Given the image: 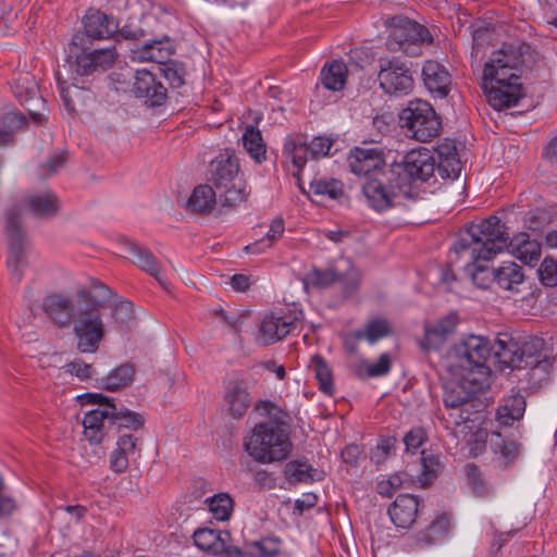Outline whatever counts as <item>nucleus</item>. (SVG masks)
<instances>
[{
	"label": "nucleus",
	"mask_w": 557,
	"mask_h": 557,
	"mask_svg": "<svg viewBox=\"0 0 557 557\" xmlns=\"http://www.w3.org/2000/svg\"><path fill=\"white\" fill-rule=\"evenodd\" d=\"M543 157L550 163H557V137H554L544 149Z\"/></svg>",
	"instance_id": "obj_64"
},
{
	"label": "nucleus",
	"mask_w": 557,
	"mask_h": 557,
	"mask_svg": "<svg viewBox=\"0 0 557 557\" xmlns=\"http://www.w3.org/2000/svg\"><path fill=\"white\" fill-rule=\"evenodd\" d=\"M450 530V518L447 513H437L434 519L421 531L412 535L418 548H428L440 545L446 541Z\"/></svg>",
	"instance_id": "obj_21"
},
{
	"label": "nucleus",
	"mask_w": 557,
	"mask_h": 557,
	"mask_svg": "<svg viewBox=\"0 0 557 557\" xmlns=\"http://www.w3.org/2000/svg\"><path fill=\"white\" fill-rule=\"evenodd\" d=\"M134 78L133 90L136 97L144 98L145 102L151 107L164 103L166 89L150 71L145 69L137 70Z\"/></svg>",
	"instance_id": "obj_19"
},
{
	"label": "nucleus",
	"mask_w": 557,
	"mask_h": 557,
	"mask_svg": "<svg viewBox=\"0 0 557 557\" xmlns=\"http://www.w3.org/2000/svg\"><path fill=\"white\" fill-rule=\"evenodd\" d=\"M252 554L259 557H273L281 548V542L275 537H265L252 544Z\"/></svg>",
	"instance_id": "obj_57"
},
{
	"label": "nucleus",
	"mask_w": 557,
	"mask_h": 557,
	"mask_svg": "<svg viewBox=\"0 0 557 557\" xmlns=\"http://www.w3.org/2000/svg\"><path fill=\"white\" fill-rule=\"evenodd\" d=\"M420 507L418 497L411 494L399 495L388 507V516L396 528L409 529L416 522Z\"/></svg>",
	"instance_id": "obj_23"
},
{
	"label": "nucleus",
	"mask_w": 557,
	"mask_h": 557,
	"mask_svg": "<svg viewBox=\"0 0 557 557\" xmlns=\"http://www.w3.org/2000/svg\"><path fill=\"white\" fill-rule=\"evenodd\" d=\"M216 203V194L210 185H198L187 200V209L195 213L208 214Z\"/></svg>",
	"instance_id": "obj_34"
},
{
	"label": "nucleus",
	"mask_w": 557,
	"mask_h": 557,
	"mask_svg": "<svg viewBox=\"0 0 557 557\" xmlns=\"http://www.w3.org/2000/svg\"><path fill=\"white\" fill-rule=\"evenodd\" d=\"M310 191L315 196L337 199L343 195V183L335 178H320L310 183Z\"/></svg>",
	"instance_id": "obj_46"
},
{
	"label": "nucleus",
	"mask_w": 557,
	"mask_h": 557,
	"mask_svg": "<svg viewBox=\"0 0 557 557\" xmlns=\"http://www.w3.org/2000/svg\"><path fill=\"white\" fill-rule=\"evenodd\" d=\"M399 121L406 135L421 143L430 141L438 136L442 122L433 107L424 100L409 101L401 110Z\"/></svg>",
	"instance_id": "obj_6"
},
{
	"label": "nucleus",
	"mask_w": 557,
	"mask_h": 557,
	"mask_svg": "<svg viewBox=\"0 0 557 557\" xmlns=\"http://www.w3.org/2000/svg\"><path fill=\"white\" fill-rule=\"evenodd\" d=\"M539 277L545 286H557V261L546 257L539 268Z\"/></svg>",
	"instance_id": "obj_55"
},
{
	"label": "nucleus",
	"mask_w": 557,
	"mask_h": 557,
	"mask_svg": "<svg viewBox=\"0 0 557 557\" xmlns=\"http://www.w3.org/2000/svg\"><path fill=\"white\" fill-rule=\"evenodd\" d=\"M394 443H395L394 438L382 440L372 451V455H371L372 460H374L375 462L379 463L394 448Z\"/></svg>",
	"instance_id": "obj_62"
},
{
	"label": "nucleus",
	"mask_w": 557,
	"mask_h": 557,
	"mask_svg": "<svg viewBox=\"0 0 557 557\" xmlns=\"http://www.w3.org/2000/svg\"><path fill=\"white\" fill-rule=\"evenodd\" d=\"M160 71L171 88H180L185 84L186 70L183 63L170 60Z\"/></svg>",
	"instance_id": "obj_49"
},
{
	"label": "nucleus",
	"mask_w": 557,
	"mask_h": 557,
	"mask_svg": "<svg viewBox=\"0 0 557 557\" xmlns=\"http://www.w3.org/2000/svg\"><path fill=\"white\" fill-rule=\"evenodd\" d=\"M125 251L129 253L133 262L137 264L143 271L153 276L159 284L166 288L168 281L156 259L153 253L138 244L127 240L125 243Z\"/></svg>",
	"instance_id": "obj_26"
},
{
	"label": "nucleus",
	"mask_w": 557,
	"mask_h": 557,
	"mask_svg": "<svg viewBox=\"0 0 557 557\" xmlns=\"http://www.w3.org/2000/svg\"><path fill=\"white\" fill-rule=\"evenodd\" d=\"M134 368L129 363L121 364L112 370L107 376L100 380V387L107 391L115 392L132 383L134 377Z\"/></svg>",
	"instance_id": "obj_40"
},
{
	"label": "nucleus",
	"mask_w": 557,
	"mask_h": 557,
	"mask_svg": "<svg viewBox=\"0 0 557 557\" xmlns=\"http://www.w3.org/2000/svg\"><path fill=\"white\" fill-rule=\"evenodd\" d=\"M310 150V157L312 159H318L321 157H325L330 153L332 141L325 137H314L310 144H308Z\"/></svg>",
	"instance_id": "obj_58"
},
{
	"label": "nucleus",
	"mask_w": 557,
	"mask_h": 557,
	"mask_svg": "<svg viewBox=\"0 0 557 557\" xmlns=\"http://www.w3.org/2000/svg\"><path fill=\"white\" fill-rule=\"evenodd\" d=\"M102 37H72L70 54L75 58L76 72L89 75L106 71L113 65L117 53L113 46L100 47L96 40Z\"/></svg>",
	"instance_id": "obj_7"
},
{
	"label": "nucleus",
	"mask_w": 557,
	"mask_h": 557,
	"mask_svg": "<svg viewBox=\"0 0 557 557\" xmlns=\"http://www.w3.org/2000/svg\"><path fill=\"white\" fill-rule=\"evenodd\" d=\"M377 79L385 94L396 97L409 95L414 86L411 70L397 59L380 61Z\"/></svg>",
	"instance_id": "obj_13"
},
{
	"label": "nucleus",
	"mask_w": 557,
	"mask_h": 557,
	"mask_svg": "<svg viewBox=\"0 0 557 557\" xmlns=\"http://www.w3.org/2000/svg\"><path fill=\"white\" fill-rule=\"evenodd\" d=\"M411 482L410 476L406 472H396L389 475L386 480H382L377 483V493L385 497H391L405 484Z\"/></svg>",
	"instance_id": "obj_50"
},
{
	"label": "nucleus",
	"mask_w": 557,
	"mask_h": 557,
	"mask_svg": "<svg viewBox=\"0 0 557 557\" xmlns=\"http://www.w3.org/2000/svg\"><path fill=\"white\" fill-rule=\"evenodd\" d=\"M84 35H116L117 23L97 9H88L83 16Z\"/></svg>",
	"instance_id": "obj_29"
},
{
	"label": "nucleus",
	"mask_w": 557,
	"mask_h": 557,
	"mask_svg": "<svg viewBox=\"0 0 557 557\" xmlns=\"http://www.w3.org/2000/svg\"><path fill=\"white\" fill-rule=\"evenodd\" d=\"M512 255L528 265L535 264L541 257V243L531 239L528 233L521 232L507 239V246Z\"/></svg>",
	"instance_id": "obj_27"
},
{
	"label": "nucleus",
	"mask_w": 557,
	"mask_h": 557,
	"mask_svg": "<svg viewBox=\"0 0 557 557\" xmlns=\"http://www.w3.org/2000/svg\"><path fill=\"white\" fill-rule=\"evenodd\" d=\"M497 436L499 438V443H496L495 453L499 454L504 459L505 465H507L519 456L521 445L512 440L502 438L500 435Z\"/></svg>",
	"instance_id": "obj_56"
},
{
	"label": "nucleus",
	"mask_w": 557,
	"mask_h": 557,
	"mask_svg": "<svg viewBox=\"0 0 557 557\" xmlns=\"http://www.w3.org/2000/svg\"><path fill=\"white\" fill-rule=\"evenodd\" d=\"M347 264L346 272L344 274L341 273V280L338 282L342 283L343 295L348 298L357 293L361 282L360 272L351 264L350 260H345Z\"/></svg>",
	"instance_id": "obj_51"
},
{
	"label": "nucleus",
	"mask_w": 557,
	"mask_h": 557,
	"mask_svg": "<svg viewBox=\"0 0 557 557\" xmlns=\"http://www.w3.org/2000/svg\"><path fill=\"white\" fill-rule=\"evenodd\" d=\"M341 280V272L333 267L327 269H312L305 278V285L314 288H327Z\"/></svg>",
	"instance_id": "obj_43"
},
{
	"label": "nucleus",
	"mask_w": 557,
	"mask_h": 557,
	"mask_svg": "<svg viewBox=\"0 0 557 557\" xmlns=\"http://www.w3.org/2000/svg\"><path fill=\"white\" fill-rule=\"evenodd\" d=\"M422 472L419 480L422 485H428L443 469V463L438 456L422 451L421 457Z\"/></svg>",
	"instance_id": "obj_48"
},
{
	"label": "nucleus",
	"mask_w": 557,
	"mask_h": 557,
	"mask_svg": "<svg viewBox=\"0 0 557 557\" xmlns=\"http://www.w3.org/2000/svg\"><path fill=\"white\" fill-rule=\"evenodd\" d=\"M208 509L215 520H228L233 510V499L226 493H219L207 499Z\"/></svg>",
	"instance_id": "obj_45"
},
{
	"label": "nucleus",
	"mask_w": 557,
	"mask_h": 557,
	"mask_svg": "<svg viewBox=\"0 0 557 557\" xmlns=\"http://www.w3.org/2000/svg\"><path fill=\"white\" fill-rule=\"evenodd\" d=\"M5 231L9 238V256L8 268L11 278L20 282L23 277L24 270L28 265V257L30 255V246L21 226V212L10 210L7 213Z\"/></svg>",
	"instance_id": "obj_10"
},
{
	"label": "nucleus",
	"mask_w": 557,
	"mask_h": 557,
	"mask_svg": "<svg viewBox=\"0 0 557 557\" xmlns=\"http://www.w3.org/2000/svg\"><path fill=\"white\" fill-rule=\"evenodd\" d=\"M493 273L494 283L505 290H512L523 282L522 269L513 261L502 262Z\"/></svg>",
	"instance_id": "obj_35"
},
{
	"label": "nucleus",
	"mask_w": 557,
	"mask_h": 557,
	"mask_svg": "<svg viewBox=\"0 0 557 557\" xmlns=\"http://www.w3.org/2000/svg\"><path fill=\"white\" fill-rule=\"evenodd\" d=\"M491 358L493 357L502 368H529L532 375L541 372L548 373L550 367L547 355L543 354L544 341L537 336H519L504 333L499 334L494 344H491Z\"/></svg>",
	"instance_id": "obj_4"
},
{
	"label": "nucleus",
	"mask_w": 557,
	"mask_h": 557,
	"mask_svg": "<svg viewBox=\"0 0 557 557\" xmlns=\"http://www.w3.org/2000/svg\"><path fill=\"white\" fill-rule=\"evenodd\" d=\"M253 382L247 379H240L230 382L224 392V400L230 414L235 418H242L251 405L250 389Z\"/></svg>",
	"instance_id": "obj_18"
},
{
	"label": "nucleus",
	"mask_w": 557,
	"mask_h": 557,
	"mask_svg": "<svg viewBox=\"0 0 557 557\" xmlns=\"http://www.w3.org/2000/svg\"><path fill=\"white\" fill-rule=\"evenodd\" d=\"M283 156L292 164V174L299 178V175L305 168L310 157L308 144L301 136L288 135L283 145Z\"/></svg>",
	"instance_id": "obj_28"
},
{
	"label": "nucleus",
	"mask_w": 557,
	"mask_h": 557,
	"mask_svg": "<svg viewBox=\"0 0 557 557\" xmlns=\"http://www.w3.org/2000/svg\"><path fill=\"white\" fill-rule=\"evenodd\" d=\"M373 26L379 32L400 33L401 35H430L426 26L403 14L374 17Z\"/></svg>",
	"instance_id": "obj_22"
},
{
	"label": "nucleus",
	"mask_w": 557,
	"mask_h": 557,
	"mask_svg": "<svg viewBox=\"0 0 557 557\" xmlns=\"http://www.w3.org/2000/svg\"><path fill=\"white\" fill-rule=\"evenodd\" d=\"M87 404H96V409L89 410L83 418L84 435L90 444H99L112 432L111 412L113 403L99 393L84 395Z\"/></svg>",
	"instance_id": "obj_12"
},
{
	"label": "nucleus",
	"mask_w": 557,
	"mask_h": 557,
	"mask_svg": "<svg viewBox=\"0 0 557 557\" xmlns=\"http://www.w3.org/2000/svg\"><path fill=\"white\" fill-rule=\"evenodd\" d=\"M466 472L468 484L478 497L490 495L491 488L482 479L481 471L475 465H467Z\"/></svg>",
	"instance_id": "obj_52"
},
{
	"label": "nucleus",
	"mask_w": 557,
	"mask_h": 557,
	"mask_svg": "<svg viewBox=\"0 0 557 557\" xmlns=\"http://www.w3.org/2000/svg\"><path fill=\"white\" fill-rule=\"evenodd\" d=\"M424 442V432L420 428L410 430L404 437L407 451L417 450Z\"/></svg>",
	"instance_id": "obj_60"
},
{
	"label": "nucleus",
	"mask_w": 557,
	"mask_h": 557,
	"mask_svg": "<svg viewBox=\"0 0 557 557\" xmlns=\"http://www.w3.org/2000/svg\"><path fill=\"white\" fill-rule=\"evenodd\" d=\"M350 170L358 176L377 177L385 164L383 153L376 148L356 147L348 158Z\"/></svg>",
	"instance_id": "obj_16"
},
{
	"label": "nucleus",
	"mask_w": 557,
	"mask_h": 557,
	"mask_svg": "<svg viewBox=\"0 0 557 557\" xmlns=\"http://www.w3.org/2000/svg\"><path fill=\"white\" fill-rule=\"evenodd\" d=\"M210 181L220 190L223 205L236 206L246 198V189L238 178L239 165L232 157L216 159L211 163Z\"/></svg>",
	"instance_id": "obj_9"
},
{
	"label": "nucleus",
	"mask_w": 557,
	"mask_h": 557,
	"mask_svg": "<svg viewBox=\"0 0 557 557\" xmlns=\"http://www.w3.org/2000/svg\"><path fill=\"white\" fill-rule=\"evenodd\" d=\"M173 53L174 47L170 41V37H161L141 47L132 49L131 58L137 62L158 63L161 67L171 60Z\"/></svg>",
	"instance_id": "obj_24"
},
{
	"label": "nucleus",
	"mask_w": 557,
	"mask_h": 557,
	"mask_svg": "<svg viewBox=\"0 0 557 557\" xmlns=\"http://www.w3.org/2000/svg\"><path fill=\"white\" fill-rule=\"evenodd\" d=\"M537 53L520 37L495 46L483 66L481 87L496 110L513 107L522 97L523 67L536 60Z\"/></svg>",
	"instance_id": "obj_2"
},
{
	"label": "nucleus",
	"mask_w": 557,
	"mask_h": 557,
	"mask_svg": "<svg viewBox=\"0 0 557 557\" xmlns=\"http://www.w3.org/2000/svg\"><path fill=\"white\" fill-rule=\"evenodd\" d=\"M22 122L21 115L14 112H9L3 116L0 127V147L12 141L14 129L20 127Z\"/></svg>",
	"instance_id": "obj_53"
},
{
	"label": "nucleus",
	"mask_w": 557,
	"mask_h": 557,
	"mask_svg": "<svg viewBox=\"0 0 557 557\" xmlns=\"http://www.w3.org/2000/svg\"><path fill=\"white\" fill-rule=\"evenodd\" d=\"M27 210L38 218H50L58 211V199L51 191L30 194L25 198Z\"/></svg>",
	"instance_id": "obj_32"
},
{
	"label": "nucleus",
	"mask_w": 557,
	"mask_h": 557,
	"mask_svg": "<svg viewBox=\"0 0 557 557\" xmlns=\"http://www.w3.org/2000/svg\"><path fill=\"white\" fill-rule=\"evenodd\" d=\"M242 140L244 148L257 163H261L265 159V144L258 128L252 125L247 126Z\"/></svg>",
	"instance_id": "obj_41"
},
{
	"label": "nucleus",
	"mask_w": 557,
	"mask_h": 557,
	"mask_svg": "<svg viewBox=\"0 0 557 557\" xmlns=\"http://www.w3.org/2000/svg\"><path fill=\"white\" fill-rule=\"evenodd\" d=\"M74 334L81 352H96L106 335L100 312L95 309L81 313L74 323Z\"/></svg>",
	"instance_id": "obj_14"
},
{
	"label": "nucleus",
	"mask_w": 557,
	"mask_h": 557,
	"mask_svg": "<svg viewBox=\"0 0 557 557\" xmlns=\"http://www.w3.org/2000/svg\"><path fill=\"white\" fill-rule=\"evenodd\" d=\"M391 357L388 354H382L374 362L367 360L360 361L357 366L359 376L377 377L386 375L391 370Z\"/></svg>",
	"instance_id": "obj_44"
},
{
	"label": "nucleus",
	"mask_w": 557,
	"mask_h": 557,
	"mask_svg": "<svg viewBox=\"0 0 557 557\" xmlns=\"http://www.w3.org/2000/svg\"><path fill=\"white\" fill-rule=\"evenodd\" d=\"M312 370L319 382L320 389L326 395H333L334 384L327 363L321 357H314L312 359Z\"/></svg>",
	"instance_id": "obj_47"
},
{
	"label": "nucleus",
	"mask_w": 557,
	"mask_h": 557,
	"mask_svg": "<svg viewBox=\"0 0 557 557\" xmlns=\"http://www.w3.org/2000/svg\"><path fill=\"white\" fill-rule=\"evenodd\" d=\"M435 170L444 180H456L461 171L459 158L449 157L448 159L436 160Z\"/></svg>",
	"instance_id": "obj_54"
},
{
	"label": "nucleus",
	"mask_w": 557,
	"mask_h": 557,
	"mask_svg": "<svg viewBox=\"0 0 557 557\" xmlns=\"http://www.w3.org/2000/svg\"><path fill=\"white\" fill-rule=\"evenodd\" d=\"M389 331L391 329L387 320L375 318L370 320L363 329L355 331L354 337L358 341L366 339L372 345L379 339L387 336Z\"/></svg>",
	"instance_id": "obj_42"
},
{
	"label": "nucleus",
	"mask_w": 557,
	"mask_h": 557,
	"mask_svg": "<svg viewBox=\"0 0 557 557\" xmlns=\"http://www.w3.org/2000/svg\"><path fill=\"white\" fill-rule=\"evenodd\" d=\"M230 537L228 532H219L209 528H201L194 532L193 539L195 545L209 555H220V557H239L242 552L237 547L226 545Z\"/></svg>",
	"instance_id": "obj_15"
},
{
	"label": "nucleus",
	"mask_w": 557,
	"mask_h": 557,
	"mask_svg": "<svg viewBox=\"0 0 557 557\" xmlns=\"http://www.w3.org/2000/svg\"><path fill=\"white\" fill-rule=\"evenodd\" d=\"M433 42V37H388L387 48L393 52H403L408 57H419L423 48Z\"/></svg>",
	"instance_id": "obj_36"
},
{
	"label": "nucleus",
	"mask_w": 557,
	"mask_h": 557,
	"mask_svg": "<svg viewBox=\"0 0 557 557\" xmlns=\"http://www.w3.org/2000/svg\"><path fill=\"white\" fill-rule=\"evenodd\" d=\"M505 225L496 215H492L478 224H471L461 232L448 252V262H463L471 275L472 282L480 288H487L494 283L493 269L487 265H476L479 260H491L507 246L508 235Z\"/></svg>",
	"instance_id": "obj_3"
},
{
	"label": "nucleus",
	"mask_w": 557,
	"mask_h": 557,
	"mask_svg": "<svg viewBox=\"0 0 557 557\" xmlns=\"http://www.w3.org/2000/svg\"><path fill=\"white\" fill-rule=\"evenodd\" d=\"M436 165V158L426 148L412 149L404 156L400 163L394 164L392 170V177L398 182H407L413 190L416 182H428L434 176ZM414 191H412V195Z\"/></svg>",
	"instance_id": "obj_11"
},
{
	"label": "nucleus",
	"mask_w": 557,
	"mask_h": 557,
	"mask_svg": "<svg viewBox=\"0 0 557 557\" xmlns=\"http://www.w3.org/2000/svg\"><path fill=\"white\" fill-rule=\"evenodd\" d=\"M347 77V67L342 61L326 63L320 73V81L324 88L338 91L344 88Z\"/></svg>",
	"instance_id": "obj_37"
},
{
	"label": "nucleus",
	"mask_w": 557,
	"mask_h": 557,
	"mask_svg": "<svg viewBox=\"0 0 557 557\" xmlns=\"http://www.w3.org/2000/svg\"><path fill=\"white\" fill-rule=\"evenodd\" d=\"M285 478L289 483H311L322 480V472L313 469L307 461L292 460L285 466Z\"/></svg>",
	"instance_id": "obj_38"
},
{
	"label": "nucleus",
	"mask_w": 557,
	"mask_h": 557,
	"mask_svg": "<svg viewBox=\"0 0 557 557\" xmlns=\"http://www.w3.org/2000/svg\"><path fill=\"white\" fill-rule=\"evenodd\" d=\"M66 371L71 374L76 375L81 380L89 379L94 374V369L90 364L85 363L84 361L76 359L65 366Z\"/></svg>",
	"instance_id": "obj_59"
},
{
	"label": "nucleus",
	"mask_w": 557,
	"mask_h": 557,
	"mask_svg": "<svg viewBox=\"0 0 557 557\" xmlns=\"http://www.w3.org/2000/svg\"><path fill=\"white\" fill-rule=\"evenodd\" d=\"M42 310L60 327L70 326L76 315L75 301L62 294H51L44 298Z\"/></svg>",
	"instance_id": "obj_20"
},
{
	"label": "nucleus",
	"mask_w": 557,
	"mask_h": 557,
	"mask_svg": "<svg viewBox=\"0 0 557 557\" xmlns=\"http://www.w3.org/2000/svg\"><path fill=\"white\" fill-rule=\"evenodd\" d=\"M16 508L15 500L3 494V482L0 478V517L11 515Z\"/></svg>",
	"instance_id": "obj_63"
},
{
	"label": "nucleus",
	"mask_w": 557,
	"mask_h": 557,
	"mask_svg": "<svg viewBox=\"0 0 557 557\" xmlns=\"http://www.w3.org/2000/svg\"><path fill=\"white\" fill-rule=\"evenodd\" d=\"M113 412H111L112 432H120L123 429L129 431H137L145 424V419L141 414L134 412L127 408H117L113 404Z\"/></svg>",
	"instance_id": "obj_39"
},
{
	"label": "nucleus",
	"mask_w": 557,
	"mask_h": 557,
	"mask_svg": "<svg viewBox=\"0 0 557 557\" xmlns=\"http://www.w3.org/2000/svg\"><path fill=\"white\" fill-rule=\"evenodd\" d=\"M525 411V400L519 394L511 395L503 399L499 405L496 419L503 425H512L515 421L520 420Z\"/></svg>",
	"instance_id": "obj_33"
},
{
	"label": "nucleus",
	"mask_w": 557,
	"mask_h": 557,
	"mask_svg": "<svg viewBox=\"0 0 557 557\" xmlns=\"http://www.w3.org/2000/svg\"><path fill=\"white\" fill-rule=\"evenodd\" d=\"M422 79L426 89L436 97L443 99L449 94L451 77L441 63L426 61L422 67Z\"/></svg>",
	"instance_id": "obj_25"
},
{
	"label": "nucleus",
	"mask_w": 557,
	"mask_h": 557,
	"mask_svg": "<svg viewBox=\"0 0 557 557\" xmlns=\"http://www.w3.org/2000/svg\"><path fill=\"white\" fill-rule=\"evenodd\" d=\"M244 447L253 460L265 465L286 459L293 445L282 424L265 422L255 425Z\"/></svg>",
	"instance_id": "obj_5"
},
{
	"label": "nucleus",
	"mask_w": 557,
	"mask_h": 557,
	"mask_svg": "<svg viewBox=\"0 0 557 557\" xmlns=\"http://www.w3.org/2000/svg\"><path fill=\"white\" fill-rule=\"evenodd\" d=\"M363 195L370 208L377 212L403 206L404 200L412 199V190L407 182L392 177V170L386 181L371 177L363 185Z\"/></svg>",
	"instance_id": "obj_8"
},
{
	"label": "nucleus",
	"mask_w": 557,
	"mask_h": 557,
	"mask_svg": "<svg viewBox=\"0 0 557 557\" xmlns=\"http://www.w3.org/2000/svg\"><path fill=\"white\" fill-rule=\"evenodd\" d=\"M491 341L479 335H468L454 344L445 359L451 381L444 385L443 401L447 409L444 417L447 428L471 420L472 397L490 385Z\"/></svg>",
	"instance_id": "obj_1"
},
{
	"label": "nucleus",
	"mask_w": 557,
	"mask_h": 557,
	"mask_svg": "<svg viewBox=\"0 0 557 557\" xmlns=\"http://www.w3.org/2000/svg\"><path fill=\"white\" fill-rule=\"evenodd\" d=\"M138 438L132 434H122L116 441V447L110 455V469L116 473L125 471L129 458L135 455Z\"/></svg>",
	"instance_id": "obj_30"
},
{
	"label": "nucleus",
	"mask_w": 557,
	"mask_h": 557,
	"mask_svg": "<svg viewBox=\"0 0 557 557\" xmlns=\"http://www.w3.org/2000/svg\"><path fill=\"white\" fill-rule=\"evenodd\" d=\"M284 231V220L281 216H277L271 222L270 228L267 232L264 238L272 245L283 236Z\"/></svg>",
	"instance_id": "obj_61"
},
{
	"label": "nucleus",
	"mask_w": 557,
	"mask_h": 557,
	"mask_svg": "<svg viewBox=\"0 0 557 557\" xmlns=\"http://www.w3.org/2000/svg\"><path fill=\"white\" fill-rule=\"evenodd\" d=\"M297 319L292 314L269 313L261 320L258 342L270 345L281 341L296 329Z\"/></svg>",
	"instance_id": "obj_17"
},
{
	"label": "nucleus",
	"mask_w": 557,
	"mask_h": 557,
	"mask_svg": "<svg viewBox=\"0 0 557 557\" xmlns=\"http://www.w3.org/2000/svg\"><path fill=\"white\" fill-rule=\"evenodd\" d=\"M458 323L457 314L453 313L437 321L434 325L425 329L424 342L425 349H437L446 336L454 332Z\"/></svg>",
	"instance_id": "obj_31"
}]
</instances>
